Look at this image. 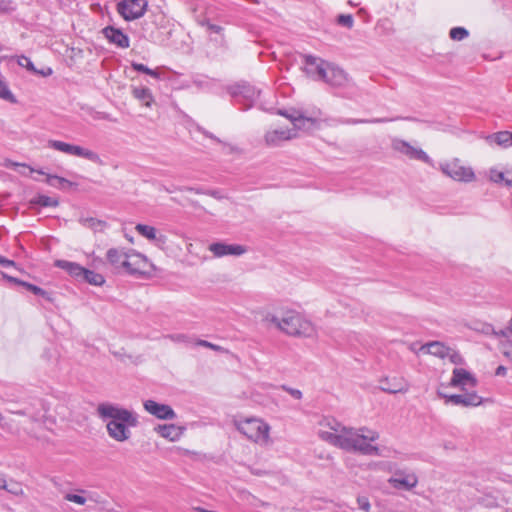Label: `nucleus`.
I'll list each match as a JSON object with an SVG mask.
<instances>
[{
	"instance_id": "nucleus-17",
	"label": "nucleus",
	"mask_w": 512,
	"mask_h": 512,
	"mask_svg": "<svg viewBox=\"0 0 512 512\" xmlns=\"http://www.w3.org/2000/svg\"><path fill=\"white\" fill-rule=\"evenodd\" d=\"M388 483L396 489L411 490L416 487L418 478L414 473L399 470L388 479Z\"/></svg>"
},
{
	"instance_id": "nucleus-53",
	"label": "nucleus",
	"mask_w": 512,
	"mask_h": 512,
	"mask_svg": "<svg viewBox=\"0 0 512 512\" xmlns=\"http://www.w3.org/2000/svg\"><path fill=\"white\" fill-rule=\"evenodd\" d=\"M506 372H507V369L506 367L500 365L497 367L496 371H495V374L497 376H505L506 375Z\"/></svg>"
},
{
	"instance_id": "nucleus-24",
	"label": "nucleus",
	"mask_w": 512,
	"mask_h": 512,
	"mask_svg": "<svg viewBox=\"0 0 512 512\" xmlns=\"http://www.w3.org/2000/svg\"><path fill=\"white\" fill-rule=\"evenodd\" d=\"M408 388V384L403 378H385L380 382V389L390 394L405 393Z\"/></svg>"
},
{
	"instance_id": "nucleus-36",
	"label": "nucleus",
	"mask_w": 512,
	"mask_h": 512,
	"mask_svg": "<svg viewBox=\"0 0 512 512\" xmlns=\"http://www.w3.org/2000/svg\"><path fill=\"white\" fill-rule=\"evenodd\" d=\"M390 121H393V119H388V118L347 119V120H344L343 123H345V124L384 123V122H390Z\"/></svg>"
},
{
	"instance_id": "nucleus-33",
	"label": "nucleus",
	"mask_w": 512,
	"mask_h": 512,
	"mask_svg": "<svg viewBox=\"0 0 512 512\" xmlns=\"http://www.w3.org/2000/svg\"><path fill=\"white\" fill-rule=\"evenodd\" d=\"M46 182L56 188H65L66 186H71V182L65 178L56 176V175H48Z\"/></svg>"
},
{
	"instance_id": "nucleus-39",
	"label": "nucleus",
	"mask_w": 512,
	"mask_h": 512,
	"mask_svg": "<svg viewBox=\"0 0 512 512\" xmlns=\"http://www.w3.org/2000/svg\"><path fill=\"white\" fill-rule=\"evenodd\" d=\"M0 98L14 102L13 94L8 89L7 85L0 79Z\"/></svg>"
},
{
	"instance_id": "nucleus-11",
	"label": "nucleus",
	"mask_w": 512,
	"mask_h": 512,
	"mask_svg": "<svg viewBox=\"0 0 512 512\" xmlns=\"http://www.w3.org/2000/svg\"><path fill=\"white\" fill-rule=\"evenodd\" d=\"M392 148L410 159L419 160L432 165V159L422 149L411 145L409 142L395 138L392 140Z\"/></svg>"
},
{
	"instance_id": "nucleus-48",
	"label": "nucleus",
	"mask_w": 512,
	"mask_h": 512,
	"mask_svg": "<svg viewBox=\"0 0 512 512\" xmlns=\"http://www.w3.org/2000/svg\"><path fill=\"white\" fill-rule=\"evenodd\" d=\"M178 191H191L195 192L196 194H205L207 190H204L202 188H194V187H179L177 188Z\"/></svg>"
},
{
	"instance_id": "nucleus-25",
	"label": "nucleus",
	"mask_w": 512,
	"mask_h": 512,
	"mask_svg": "<svg viewBox=\"0 0 512 512\" xmlns=\"http://www.w3.org/2000/svg\"><path fill=\"white\" fill-rule=\"evenodd\" d=\"M420 351H425L428 354L437 356L439 358H447L450 355V348L446 347L443 343L438 341H433L422 345L420 347Z\"/></svg>"
},
{
	"instance_id": "nucleus-32",
	"label": "nucleus",
	"mask_w": 512,
	"mask_h": 512,
	"mask_svg": "<svg viewBox=\"0 0 512 512\" xmlns=\"http://www.w3.org/2000/svg\"><path fill=\"white\" fill-rule=\"evenodd\" d=\"M2 489L15 496H22L24 494L21 483L13 479H10L9 481L5 479V487H2Z\"/></svg>"
},
{
	"instance_id": "nucleus-42",
	"label": "nucleus",
	"mask_w": 512,
	"mask_h": 512,
	"mask_svg": "<svg viewBox=\"0 0 512 512\" xmlns=\"http://www.w3.org/2000/svg\"><path fill=\"white\" fill-rule=\"evenodd\" d=\"M18 64L22 67H26L30 71H34L35 67L28 57L21 56L18 60Z\"/></svg>"
},
{
	"instance_id": "nucleus-54",
	"label": "nucleus",
	"mask_w": 512,
	"mask_h": 512,
	"mask_svg": "<svg viewBox=\"0 0 512 512\" xmlns=\"http://www.w3.org/2000/svg\"><path fill=\"white\" fill-rule=\"evenodd\" d=\"M3 277L6 278L10 282L17 283L22 286H23V283H25L24 281L18 280L17 278H14L12 276H8L7 274H3Z\"/></svg>"
},
{
	"instance_id": "nucleus-62",
	"label": "nucleus",
	"mask_w": 512,
	"mask_h": 512,
	"mask_svg": "<svg viewBox=\"0 0 512 512\" xmlns=\"http://www.w3.org/2000/svg\"><path fill=\"white\" fill-rule=\"evenodd\" d=\"M3 419L4 418H3L2 414L0 413V423L3 421Z\"/></svg>"
},
{
	"instance_id": "nucleus-7",
	"label": "nucleus",
	"mask_w": 512,
	"mask_h": 512,
	"mask_svg": "<svg viewBox=\"0 0 512 512\" xmlns=\"http://www.w3.org/2000/svg\"><path fill=\"white\" fill-rule=\"evenodd\" d=\"M48 144H49V147H51L57 151L63 152L68 155L85 158L95 164H98V165H103V161L100 158V156L92 150L86 149V148L78 146V145H73V144H69L66 142L58 141V140H50Z\"/></svg>"
},
{
	"instance_id": "nucleus-60",
	"label": "nucleus",
	"mask_w": 512,
	"mask_h": 512,
	"mask_svg": "<svg viewBox=\"0 0 512 512\" xmlns=\"http://www.w3.org/2000/svg\"><path fill=\"white\" fill-rule=\"evenodd\" d=\"M410 350L411 351H416V344L415 343H412L410 346H409Z\"/></svg>"
},
{
	"instance_id": "nucleus-35",
	"label": "nucleus",
	"mask_w": 512,
	"mask_h": 512,
	"mask_svg": "<svg viewBox=\"0 0 512 512\" xmlns=\"http://www.w3.org/2000/svg\"><path fill=\"white\" fill-rule=\"evenodd\" d=\"M131 66L134 70L145 73L153 78L158 79L160 77L159 73L156 70H152L141 63L132 62Z\"/></svg>"
},
{
	"instance_id": "nucleus-5",
	"label": "nucleus",
	"mask_w": 512,
	"mask_h": 512,
	"mask_svg": "<svg viewBox=\"0 0 512 512\" xmlns=\"http://www.w3.org/2000/svg\"><path fill=\"white\" fill-rule=\"evenodd\" d=\"M234 425L247 439L260 446H267L271 443L270 425L261 418L236 419Z\"/></svg>"
},
{
	"instance_id": "nucleus-3",
	"label": "nucleus",
	"mask_w": 512,
	"mask_h": 512,
	"mask_svg": "<svg viewBox=\"0 0 512 512\" xmlns=\"http://www.w3.org/2000/svg\"><path fill=\"white\" fill-rule=\"evenodd\" d=\"M107 260L117 273L141 274L148 265L145 255L135 251L111 248L107 251Z\"/></svg>"
},
{
	"instance_id": "nucleus-31",
	"label": "nucleus",
	"mask_w": 512,
	"mask_h": 512,
	"mask_svg": "<svg viewBox=\"0 0 512 512\" xmlns=\"http://www.w3.org/2000/svg\"><path fill=\"white\" fill-rule=\"evenodd\" d=\"M82 279L85 280L86 282H88L89 284H92L95 286H101L105 282V279L101 274L96 273L91 270H88V269H85Z\"/></svg>"
},
{
	"instance_id": "nucleus-14",
	"label": "nucleus",
	"mask_w": 512,
	"mask_h": 512,
	"mask_svg": "<svg viewBox=\"0 0 512 512\" xmlns=\"http://www.w3.org/2000/svg\"><path fill=\"white\" fill-rule=\"evenodd\" d=\"M208 250L215 258H222L225 256H241L247 252V248L239 244H228L226 242H214L208 246Z\"/></svg>"
},
{
	"instance_id": "nucleus-15",
	"label": "nucleus",
	"mask_w": 512,
	"mask_h": 512,
	"mask_svg": "<svg viewBox=\"0 0 512 512\" xmlns=\"http://www.w3.org/2000/svg\"><path fill=\"white\" fill-rule=\"evenodd\" d=\"M143 406L149 414L160 420H173L176 418L175 411L167 404L158 403L149 399L144 401Z\"/></svg>"
},
{
	"instance_id": "nucleus-4",
	"label": "nucleus",
	"mask_w": 512,
	"mask_h": 512,
	"mask_svg": "<svg viewBox=\"0 0 512 512\" xmlns=\"http://www.w3.org/2000/svg\"><path fill=\"white\" fill-rule=\"evenodd\" d=\"M270 322L288 335L310 337L315 332L309 320L292 310L285 311L280 316H271Z\"/></svg>"
},
{
	"instance_id": "nucleus-12",
	"label": "nucleus",
	"mask_w": 512,
	"mask_h": 512,
	"mask_svg": "<svg viewBox=\"0 0 512 512\" xmlns=\"http://www.w3.org/2000/svg\"><path fill=\"white\" fill-rule=\"evenodd\" d=\"M328 64V61L321 58L312 55H305L303 71L309 78L321 81L322 77H326L325 70L328 67Z\"/></svg>"
},
{
	"instance_id": "nucleus-16",
	"label": "nucleus",
	"mask_w": 512,
	"mask_h": 512,
	"mask_svg": "<svg viewBox=\"0 0 512 512\" xmlns=\"http://www.w3.org/2000/svg\"><path fill=\"white\" fill-rule=\"evenodd\" d=\"M135 230L144 238L152 242L156 247L164 250L167 246V236L160 233L155 227L137 224Z\"/></svg>"
},
{
	"instance_id": "nucleus-58",
	"label": "nucleus",
	"mask_w": 512,
	"mask_h": 512,
	"mask_svg": "<svg viewBox=\"0 0 512 512\" xmlns=\"http://www.w3.org/2000/svg\"><path fill=\"white\" fill-rule=\"evenodd\" d=\"M20 164L12 162V161H6L5 166L8 168L19 166Z\"/></svg>"
},
{
	"instance_id": "nucleus-28",
	"label": "nucleus",
	"mask_w": 512,
	"mask_h": 512,
	"mask_svg": "<svg viewBox=\"0 0 512 512\" xmlns=\"http://www.w3.org/2000/svg\"><path fill=\"white\" fill-rule=\"evenodd\" d=\"M486 142L489 144L496 143L497 145L507 148L512 146L509 131H500L486 136Z\"/></svg>"
},
{
	"instance_id": "nucleus-13",
	"label": "nucleus",
	"mask_w": 512,
	"mask_h": 512,
	"mask_svg": "<svg viewBox=\"0 0 512 512\" xmlns=\"http://www.w3.org/2000/svg\"><path fill=\"white\" fill-rule=\"evenodd\" d=\"M297 137L295 129L290 128H274L266 131L264 142L268 147H279L283 142L292 140Z\"/></svg>"
},
{
	"instance_id": "nucleus-40",
	"label": "nucleus",
	"mask_w": 512,
	"mask_h": 512,
	"mask_svg": "<svg viewBox=\"0 0 512 512\" xmlns=\"http://www.w3.org/2000/svg\"><path fill=\"white\" fill-rule=\"evenodd\" d=\"M338 23L347 28H352L354 20L350 14H341L338 16Z\"/></svg>"
},
{
	"instance_id": "nucleus-23",
	"label": "nucleus",
	"mask_w": 512,
	"mask_h": 512,
	"mask_svg": "<svg viewBox=\"0 0 512 512\" xmlns=\"http://www.w3.org/2000/svg\"><path fill=\"white\" fill-rule=\"evenodd\" d=\"M103 34L110 43L116 45L119 48H128L130 45L128 36L124 34L120 29L108 26L103 29Z\"/></svg>"
},
{
	"instance_id": "nucleus-1",
	"label": "nucleus",
	"mask_w": 512,
	"mask_h": 512,
	"mask_svg": "<svg viewBox=\"0 0 512 512\" xmlns=\"http://www.w3.org/2000/svg\"><path fill=\"white\" fill-rule=\"evenodd\" d=\"M320 425L329 428V431L320 429L319 437L334 446L363 455H381L379 447L371 444L380 437L379 433L373 429L368 427L347 428L330 418L323 419Z\"/></svg>"
},
{
	"instance_id": "nucleus-9",
	"label": "nucleus",
	"mask_w": 512,
	"mask_h": 512,
	"mask_svg": "<svg viewBox=\"0 0 512 512\" xmlns=\"http://www.w3.org/2000/svg\"><path fill=\"white\" fill-rule=\"evenodd\" d=\"M278 114L286 117L292 122V129H295L296 133L297 131L310 132L319 128V121L316 118L305 116L302 111L279 110Z\"/></svg>"
},
{
	"instance_id": "nucleus-30",
	"label": "nucleus",
	"mask_w": 512,
	"mask_h": 512,
	"mask_svg": "<svg viewBox=\"0 0 512 512\" xmlns=\"http://www.w3.org/2000/svg\"><path fill=\"white\" fill-rule=\"evenodd\" d=\"M489 179L494 183L504 182L506 186L512 187V173L510 172H501L495 168H491L489 170Z\"/></svg>"
},
{
	"instance_id": "nucleus-50",
	"label": "nucleus",
	"mask_w": 512,
	"mask_h": 512,
	"mask_svg": "<svg viewBox=\"0 0 512 512\" xmlns=\"http://www.w3.org/2000/svg\"><path fill=\"white\" fill-rule=\"evenodd\" d=\"M0 265L3 267H15V262L0 255Z\"/></svg>"
},
{
	"instance_id": "nucleus-38",
	"label": "nucleus",
	"mask_w": 512,
	"mask_h": 512,
	"mask_svg": "<svg viewBox=\"0 0 512 512\" xmlns=\"http://www.w3.org/2000/svg\"><path fill=\"white\" fill-rule=\"evenodd\" d=\"M35 203L43 207H55L58 205V201L56 199L45 195L38 196Z\"/></svg>"
},
{
	"instance_id": "nucleus-27",
	"label": "nucleus",
	"mask_w": 512,
	"mask_h": 512,
	"mask_svg": "<svg viewBox=\"0 0 512 512\" xmlns=\"http://www.w3.org/2000/svg\"><path fill=\"white\" fill-rule=\"evenodd\" d=\"M56 266L67 271L71 276H74L76 278H81V279H82L85 269H86L77 263L69 262L66 260H58L56 262Z\"/></svg>"
},
{
	"instance_id": "nucleus-18",
	"label": "nucleus",
	"mask_w": 512,
	"mask_h": 512,
	"mask_svg": "<svg viewBox=\"0 0 512 512\" xmlns=\"http://www.w3.org/2000/svg\"><path fill=\"white\" fill-rule=\"evenodd\" d=\"M84 495L67 493L65 495V499L69 502L76 503L78 505H88L89 509H94L96 505H103L105 503L104 500L100 498V496L95 492L81 490Z\"/></svg>"
},
{
	"instance_id": "nucleus-2",
	"label": "nucleus",
	"mask_w": 512,
	"mask_h": 512,
	"mask_svg": "<svg viewBox=\"0 0 512 512\" xmlns=\"http://www.w3.org/2000/svg\"><path fill=\"white\" fill-rule=\"evenodd\" d=\"M97 412L102 419H109L106 424L107 432L111 438L119 442L129 439L131 435L129 427H135L138 424L134 413L111 404H100Z\"/></svg>"
},
{
	"instance_id": "nucleus-61",
	"label": "nucleus",
	"mask_w": 512,
	"mask_h": 512,
	"mask_svg": "<svg viewBox=\"0 0 512 512\" xmlns=\"http://www.w3.org/2000/svg\"><path fill=\"white\" fill-rule=\"evenodd\" d=\"M126 238L128 239L129 242L133 243V238L132 237L126 236Z\"/></svg>"
},
{
	"instance_id": "nucleus-57",
	"label": "nucleus",
	"mask_w": 512,
	"mask_h": 512,
	"mask_svg": "<svg viewBox=\"0 0 512 512\" xmlns=\"http://www.w3.org/2000/svg\"><path fill=\"white\" fill-rule=\"evenodd\" d=\"M5 479L6 475L3 472H0V489H2V487H5Z\"/></svg>"
},
{
	"instance_id": "nucleus-22",
	"label": "nucleus",
	"mask_w": 512,
	"mask_h": 512,
	"mask_svg": "<svg viewBox=\"0 0 512 512\" xmlns=\"http://www.w3.org/2000/svg\"><path fill=\"white\" fill-rule=\"evenodd\" d=\"M450 385L453 387H461L464 389L466 386L475 387L476 379L473 375L465 369L455 368L451 378Z\"/></svg>"
},
{
	"instance_id": "nucleus-21",
	"label": "nucleus",
	"mask_w": 512,
	"mask_h": 512,
	"mask_svg": "<svg viewBox=\"0 0 512 512\" xmlns=\"http://www.w3.org/2000/svg\"><path fill=\"white\" fill-rule=\"evenodd\" d=\"M154 431L161 437L175 442L184 434L185 427L177 426L175 424H159L154 427Z\"/></svg>"
},
{
	"instance_id": "nucleus-49",
	"label": "nucleus",
	"mask_w": 512,
	"mask_h": 512,
	"mask_svg": "<svg viewBox=\"0 0 512 512\" xmlns=\"http://www.w3.org/2000/svg\"><path fill=\"white\" fill-rule=\"evenodd\" d=\"M205 194L209 195V196H211V197H213L215 199H218V200L224 198V196L222 195V193L219 190H207L205 192Z\"/></svg>"
},
{
	"instance_id": "nucleus-10",
	"label": "nucleus",
	"mask_w": 512,
	"mask_h": 512,
	"mask_svg": "<svg viewBox=\"0 0 512 512\" xmlns=\"http://www.w3.org/2000/svg\"><path fill=\"white\" fill-rule=\"evenodd\" d=\"M147 7L146 0H122L117 4V11L126 21H132L141 18Z\"/></svg>"
},
{
	"instance_id": "nucleus-19",
	"label": "nucleus",
	"mask_w": 512,
	"mask_h": 512,
	"mask_svg": "<svg viewBox=\"0 0 512 512\" xmlns=\"http://www.w3.org/2000/svg\"><path fill=\"white\" fill-rule=\"evenodd\" d=\"M325 76L322 77L321 81L333 87H342L348 82V77L344 70L330 62L325 70Z\"/></svg>"
},
{
	"instance_id": "nucleus-34",
	"label": "nucleus",
	"mask_w": 512,
	"mask_h": 512,
	"mask_svg": "<svg viewBox=\"0 0 512 512\" xmlns=\"http://www.w3.org/2000/svg\"><path fill=\"white\" fill-rule=\"evenodd\" d=\"M468 35H469L468 30L463 27H454L449 32L450 38L455 41H461V40L467 38Z\"/></svg>"
},
{
	"instance_id": "nucleus-55",
	"label": "nucleus",
	"mask_w": 512,
	"mask_h": 512,
	"mask_svg": "<svg viewBox=\"0 0 512 512\" xmlns=\"http://www.w3.org/2000/svg\"><path fill=\"white\" fill-rule=\"evenodd\" d=\"M484 333L486 334H492V335H495V329L493 326L491 325H485L484 329H483Z\"/></svg>"
},
{
	"instance_id": "nucleus-26",
	"label": "nucleus",
	"mask_w": 512,
	"mask_h": 512,
	"mask_svg": "<svg viewBox=\"0 0 512 512\" xmlns=\"http://www.w3.org/2000/svg\"><path fill=\"white\" fill-rule=\"evenodd\" d=\"M131 93L145 107L150 108L154 103L152 92L147 87H132Z\"/></svg>"
},
{
	"instance_id": "nucleus-46",
	"label": "nucleus",
	"mask_w": 512,
	"mask_h": 512,
	"mask_svg": "<svg viewBox=\"0 0 512 512\" xmlns=\"http://www.w3.org/2000/svg\"><path fill=\"white\" fill-rule=\"evenodd\" d=\"M447 357H448V358L451 360V362H452V363H454V364L461 363V361H462L461 356H460L457 352H455L454 350H452V349H450V355H448Z\"/></svg>"
},
{
	"instance_id": "nucleus-29",
	"label": "nucleus",
	"mask_w": 512,
	"mask_h": 512,
	"mask_svg": "<svg viewBox=\"0 0 512 512\" xmlns=\"http://www.w3.org/2000/svg\"><path fill=\"white\" fill-rule=\"evenodd\" d=\"M79 223L94 232H103L107 227V223L105 221L88 216H81L79 218Z\"/></svg>"
},
{
	"instance_id": "nucleus-41",
	"label": "nucleus",
	"mask_w": 512,
	"mask_h": 512,
	"mask_svg": "<svg viewBox=\"0 0 512 512\" xmlns=\"http://www.w3.org/2000/svg\"><path fill=\"white\" fill-rule=\"evenodd\" d=\"M357 504L360 509L368 512L370 510V502L367 497L365 496H358L357 497Z\"/></svg>"
},
{
	"instance_id": "nucleus-59",
	"label": "nucleus",
	"mask_w": 512,
	"mask_h": 512,
	"mask_svg": "<svg viewBox=\"0 0 512 512\" xmlns=\"http://www.w3.org/2000/svg\"><path fill=\"white\" fill-rule=\"evenodd\" d=\"M14 413L17 414V415H22V416L26 415L24 410L15 411Z\"/></svg>"
},
{
	"instance_id": "nucleus-52",
	"label": "nucleus",
	"mask_w": 512,
	"mask_h": 512,
	"mask_svg": "<svg viewBox=\"0 0 512 512\" xmlns=\"http://www.w3.org/2000/svg\"><path fill=\"white\" fill-rule=\"evenodd\" d=\"M503 354L509 358L510 360H512V343L506 345L503 349Z\"/></svg>"
},
{
	"instance_id": "nucleus-45",
	"label": "nucleus",
	"mask_w": 512,
	"mask_h": 512,
	"mask_svg": "<svg viewBox=\"0 0 512 512\" xmlns=\"http://www.w3.org/2000/svg\"><path fill=\"white\" fill-rule=\"evenodd\" d=\"M494 336L495 337L509 338L510 336H512V333L510 332L508 327H506L504 329L496 330Z\"/></svg>"
},
{
	"instance_id": "nucleus-44",
	"label": "nucleus",
	"mask_w": 512,
	"mask_h": 512,
	"mask_svg": "<svg viewBox=\"0 0 512 512\" xmlns=\"http://www.w3.org/2000/svg\"><path fill=\"white\" fill-rule=\"evenodd\" d=\"M197 344L200 345V346H203V347L210 348V349L215 350V351H221V352L224 351L223 347L215 345L213 343H210V342H208L206 340H199Z\"/></svg>"
},
{
	"instance_id": "nucleus-56",
	"label": "nucleus",
	"mask_w": 512,
	"mask_h": 512,
	"mask_svg": "<svg viewBox=\"0 0 512 512\" xmlns=\"http://www.w3.org/2000/svg\"><path fill=\"white\" fill-rule=\"evenodd\" d=\"M209 30L214 33H220L222 30V27L215 25V24H209Z\"/></svg>"
},
{
	"instance_id": "nucleus-20",
	"label": "nucleus",
	"mask_w": 512,
	"mask_h": 512,
	"mask_svg": "<svg viewBox=\"0 0 512 512\" xmlns=\"http://www.w3.org/2000/svg\"><path fill=\"white\" fill-rule=\"evenodd\" d=\"M439 395L446 399L447 403L453 405H461L465 407L478 406L481 404L482 399L475 392H467L463 394L445 395L439 393Z\"/></svg>"
},
{
	"instance_id": "nucleus-43",
	"label": "nucleus",
	"mask_w": 512,
	"mask_h": 512,
	"mask_svg": "<svg viewBox=\"0 0 512 512\" xmlns=\"http://www.w3.org/2000/svg\"><path fill=\"white\" fill-rule=\"evenodd\" d=\"M282 389L284 391H286L287 393H289L295 399L299 400V399L302 398V392L300 390H298V389L291 388V387H288V386H285V385L282 386Z\"/></svg>"
},
{
	"instance_id": "nucleus-8",
	"label": "nucleus",
	"mask_w": 512,
	"mask_h": 512,
	"mask_svg": "<svg viewBox=\"0 0 512 512\" xmlns=\"http://www.w3.org/2000/svg\"><path fill=\"white\" fill-rule=\"evenodd\" d=\"M440 170L455 181L472 182L475 180V173L472 168L463 165L459 159L441 163Z\"/></svg>"
},
{
	"instance_id": "nucleus-47",
	"label": "nucleus",
	"mask_w": 512,
	"mask_h": 512,
	"mask_svg": "<svg viewBox=\"0 0 512 512\" xmlns=\"http://www.w3.org/2000/svg\"><path fill=\"white\" fill-rule=\"evenodd\" d=\"M168 338L174 342H186L187 341V336L185 334H172V335H169Z\"/></svg>"
},
{
	"instance_id": "nucleus-6",
	"label": "nucleus",
	"mask_w": 512,
	"mask_h": 512,
	"mask_svg": "<svg viewBox=\"0 0 512 512\" xmlns=\"http://www.w3.org/2000/svg\"><path fill=\"white\" fill-rule=\"evenodd\" d=\"M231 97L235 99L238 104L243 105V110L251 108L257 101L260 91L248 83H237L228 89Z\"/></svg>"
},
{
	"instance_id": "nucleus-37",
	"label": "nucleus",
	"mask_w": 512,
	"mask_h": 512,
	"mask_svg": "<svg viewBox=\"0 0 512 512\" xmlns=\"http://www.w3.org/2000/svg\"><path fill=\"white\" fill-rule=\"evenodd\" d=\"M23 286L31 291L32 293H34L35 295H38V296H41L49 301H51V297H50V294L48 292H46L45 290H43L42 288L38 287V286H35L33 284H30V283H23Z\"/></svg>"
},
{
	"instance_id": "nucleus-51",
	"label": "nucleus",
	"mask_w": 512,
	"mask_h": 512,
	"mask_svg": "<svg viewBox=\"0 0 512 512\" xmlns=\"http://www.w3.org/2000/svg\"><path fill=\"white\" fill-rule=\"evenodd\" d=\"M33 72L36 73V74H39V75H41L43 77H46V76H50L52 74V69L50 67H45V68H43L41 70L34 69Z\"/></svg>"
}]
</instances>
